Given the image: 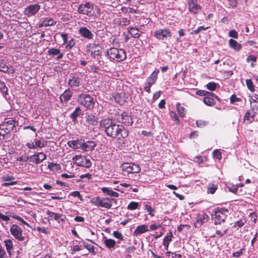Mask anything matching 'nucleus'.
I'll return each mask as SVG.
<instances>
[{
	"label": "nucleus",
	"instance_id": "obj_1",
	"mask_svg": "<svg viewBox=\"0 0 258 258\" xmlns=\"http://www.w3.org/2000/svg\"><path fill=\"white\" fill-rule=\"evenodd\" d=\"M100 127L106 135L113 139H125L128 136V131L124 127L120 124H117L109 118L101 120L99 123Z\"/></svg>",
	"mask_w": 258,
	"mask_h": 258
},
{
	"label": "nucleus",
	"instance_id": "obj_2",
	"mask_svg": "<svg viewBox=\"0 0 258 258\" xmlns=\"http://www.w3.org/2000/svg\"><path fill=\"white\" fill-rule=\"evenodd\" d=\"M229 214V210L224 208L217 207L213 210L212 219L216 225L224 223Z\"/></svg>",
	"mask_w": 258,
	"mask_h": 258
},
{
	"label": "nucleus",
	"instance_id": "obj_3",
	"mask_svg": "<svg viewBox=\"0 0 258 258\" xmlns=\"http://www.w3.org/2000/svg\"><path fill=\"white\" fill-rule=\"evenodd\" d=\"M91 203L97 207L109 209L113 203H116V200L113 198L95 197L91 199Z\"/></svg>",
	"mask_w": 258,
	"mask_h": 258
},
{
	"label": "nucleus",
	"instance_id": "obj_4",
	"mask_svg": "<svg viewBox=\"0 0 258 258\" xmlns=\"http://www.w3.org/2000/svg\"><path fill=\"white\" fill-rule=\"evenodd\" d=\"M107 53L111 60L117 62L123 61L126 58V52L123 49L112 47Z\"/></svg>",
	"mask_w": 258,
	"mask_h": 258
},
{
	"label": "nucleus",
	"instance_id": "obj_5",
	"mask_svg": "<svg viewBox=\"0 0 258 258\" xmlns=\"http://www.w3.org/2000/svg\"><path fill=\"white\" fill-rule=\"evenodd\" d=\"M78 102L88 110L94 108L95 100L90 94L81 93L78 95Z\"/></svg>",
	"mask_w": 258,
	"mask_h": 258
},
{
	"label": "nucleus",
	"instance_id": "obj_6",
	"mask_svg": "<svg viewBox=\"0 0 258 258\" xmlns=\"http://www.w3.org/2000/svg\"><path fill=\"white\" fill-rule=\"evenodd\" d=\"M15 121L10 120L0 124V132L3 135V138L8 139L10 133L15 127Z\"/></svg>",
	"mask_w": 258,
	"mask_h": 258
},
{
	"label": "nucleus",
	"instance_id": "obj_7",
	"mask_svg": "<svg viewBox=\"0 0 258 258\" xmlns=\"http://www.w3.org/2000/svg\"><path fill=\"white\" fill-rule=\"evenodd\" d=\"M94 5L90 2H86L80 5L77 9L79 14L87 15L88 17H92L94 15Z\"/></svg>",
	"mask_w": 258,
	"mask_h": 258
},
{
	"label": "nucleus",
	"instance_id": "obj_8",
	"mask_svg": "<svg viewBox=\"0 0 258 258\" xmlns=\"http://www.w3.org/2000/svg\"><path fill=\"white\" fill-rule=\"evenodd\" d=\"M121 168L122 170L124 172V174L126 173L128 175L138 173L141 170V168L138 164L132 162H125L121 165Z\"/></svg>",
	"mask_w": 258,
	"mask_h": 258
},
{
	"label": "nucleus",
	"instance_id": "obj_9",
	"mask_svg": "<svg viewBox=\"0 0 258 258\" xmlns=\"http://www.w3.org/2000/svg\"><path fill=\"white\" fill-rule=\"evenodd\" d=\"M72 160L74 163L78 166H82L87 168L90 167L92 163L90 159H87L85 156L76 155L73 157Z\"/></svg>",
	"mask_w": 258,
	"mask_h": 258
},
{
	"label": "nucleus",
	"instance_id": "obj_10",
	"mask_svg": "<svg viewBox=\"0 0 258 258\" xmlns=\"http://www.w3.org/2000/svg\"><path fill=\"white\" fill-rule=\"evenodd\" d=\"M172 33L168 29H158L154 32V36L158 40L166 41L171 37Z\"/></svg>",
	"mask_w": 258,
	"mask_h": 258
},
{
	"label": "nucleus",
	"instance_id": "obj_11",
	"mask_svg": "<svg viewBox=\"0 0 258 258\" xmlns=\"http://www.w3.org/2000/svg\"><path fill=\"white\" fill-rule=\"evenodd\" d=\"M11 234L20 241L24 240V237L22 235V230L18 225L13 224L10 228Z\"/></svg>",
	"mask_w": 258,
	"mask_h": 258
},
{
	"label": "nucleus",
	"instance_id": "obj_12",
	"mask_svg": "<svg viewBox=\"0 0 258 258\" xmlns=\"http://www.w3.org/2000/svg\"><path fill=\"white\" fill-rule=\"evenodd\" d=\"M40 9V6L38 4L30 5L26 7L24 11L25 15L30 17L35 15Z\"/></svg>",
	"mask_w": 258,
	"mask_h": 258
},
{
	"label": "nucleus",
	"instance_id": "obj_13",
	"mask_svg": "<svg viewBox=\"0 0 258 258\" xmlns=\"http://www.w3.org/2000/svg\"><path fill=\"white\" fill-rule=\"evenodd\" d=\"M117 120L125 125H131L133 123L132 117L125 112L118 115Z\"/></svg>",
	"mask_w": 258,
	"mask_h": 258
},
{
	"label": "nucleus",
	"instance_id": "obj_14",
	"mask_svg": "<svg viewBox=\"0 0 258 258\" xmlns=\"http://www.w3.org/2000/svg\"><path fill=\"white\" fill-rule=\"evenodd\" d=\"M78 33L81 37L89 40L92 39L94 36V34L85 26L79 28Z\"/></svg>",
	"mask_w": 258,
	"mask_h": 258
},
{
	"label": "nucleus",
	"instance_id": "obj_15",
	"mask_svg": "<svg viewBox=\"0 0 258 258\" xmlns=\"http://www.w3.org/2000/svg\"><path fill=\"white\" fill-rule=\"evenodd\" d=\"M112 97L114 99L115 101L118 104L122 105L126 102V94L124 92L120 93H113Z\"/></svg>",
	"mask_w": 258,
	"mask_h": 258
},
{
	"label": "nucleus",
	"instance_id": "obj_16",
	"mask_svg": "<svg viewBox=\"0 0 258 258\" xmlns=\"http://www.w3.org/2000/svg\"><path fill=\"white\" fill-rule=\"evenodd\" d=\"M189 11L192 13L197 14L201 10V7L198 4L197 0H187Z\"/></svg>",
	"mask_w": 258,
	"mask_h": 258
},
{
	"label": "nucleus",
	"instance_id": "obj_17",
	"mask_svg": "<svg viewBox=\"0 0 258 258\" xmlns=\"http://www.w3.org/2000/svg\"><path fill=\"white\" fill-rule=\"evenodd\" d=\"M85 121L88 125L96 126L98 124L97 117L92 113H86Z\"/></svg>",
	"mask_w": 258,
	"mask_h": 258
},
{
	"label": "nucleus",
	"instance_id": "obj_18",
	"mask_svg": "<svg viewBox=\"0 0 258 258\" xmlns=\"http://www.w3.org/2000/svg\"><path fill=\"white\" fill-rule=\"evenodd\" d=\"M68 145L70 147L75 149H82L84 145V140L81 139L70 140L68 142Z\"/></svg>",
	"mask_w": 258,
	"mask_h": 258
},
{
	"label": "nucleus",
	"instance_id": "obj_19",
	"mask_svg": "<svg viewBox=\"0 0 258 258\" xmlns=\"http://www.w3.org/2000/svg\"><path fill=\"white\" fill-rule=\"evenodd\" d=\"M73 94V93L70 89L66 90L59 97L60 102L62 103H68L71 99Z\"/></svg>",
	"mask_w": 258,
	"mask_h": 258
},
{
	"label": "nucleus",
	"instance_id": "obj_20",
	"mask_svg": "<svg viewBox=\"0 0 258 258\" xmlns=\"http://www.w3.org/2000/svg\"><path fill=\"white\" fill-rule=\"evenodd\" d=\"M46 214L51 219H54L58 223L65 221V216L61 214L56 213L50 211H47Z\"/></svg>",
	"mask_w": 258,
	"mask_h": 258
},
{
	"label": "nucleus",
	"instance_id": "obj_21",
	"mask_svg": "<svg viewBox=\"0 0 258 258\" xmlns=\"http://www.w3.org/2000/svg\"><path fill=\"white\" fill-rule=\"evenodd\" d=\"M209 219V216L205 213L199 214L197 218L195 225L197 227H199L203 224L206 223Z\"/></svg>",
	"mask_w": 258,
	"mask_h": 258
},
{
	"label": "nucleus",
	"instance_id": "obj_22",
	"mask_svg": "<svg viewBox=\"0 0 258 258\" xmlns=\"http://www.w3.org/2000/svg\"><path fill=\"white\" fill-rule=\"evenodd\" d=\"M8 88L7 87L5 83L3 81L0 82V92L3 97L7 100H10V96L8 93Z\"/></svg>",
	"mask_w": 258,
	"mask_h": 258
},
{
	"label": "nucleus",
	"instance_id": "obj_23",
	"mask_svg": "<svg viewBox=\"0 0 258 258\" xmlns=\"http://www.w3.org/2000/svg\"><path fill=\"white\" fill-rule=\"evenodd\" d=\"M83 115L82 109L80 107H77L75 110L70 114V117L72 121L76 123L78 122L77 118L81 115Z\"/></svg>",
	"mask_w": 258,
	"mask_h": 258
},
{
	"label": "nucleus",
	"instance_id": "obj_24",
	"mask_svg": "<svg viewBox=\"0 0 258 258\" xmlns=\"http://www.w3.org/2000/svg\"><path fill=\"white\" fill-rule=\"evenodd\" d=\"M81 79L78 76H72L68 80V85L72 88H76L80 85Z\"/></svg>",
	"mask_w": 258,
	"mask_h": 258
},
{
	"label": "nucleus",
	"instance_id": "obj_25",
	"mask_svg": "<svg viewBox=\"0 0 258 258\" xmlns=\"http://www.w3.org/2000/svg\"><path fill=\"white\" fill-rule=\"evenodd\" d=\"M255 114V113L254 112L252 113L250 112V110H247L243 118L244 121L246 124H250L252 123L254 120Z\"/></svg>",
	"mask_w": 258,
	"mask_h": 258
},
{
	"label": "nucleus",
	"instance_id": "obj_26",
	"mask_svg": "<svg viewBox=\"0 0 258 258\" xmlns=\"http://www.w3.org/2000/svg\"><path fill=\"white\" fill-rule=\"evenodd\" d=\"M213 97L216 98L217 100L219 99L218 97H217L215 94H214V95L207 96L203 99L204 103L210 106L214 105L215 104V101Z\"/></svg>",
	"mask_w": 258,
	"mask_h": 258
},
{
	"label": "nucleus",
	"instance_id": "obj_27",
	"mask_svg": "<svg viewBox=\"0 0 258 258\" xmlns=\"http://www.w3.org/2000/svg\"><path fill=\"white\" fill-rule=\"evenodd\" d=\"M47 54L51 56H57V59H61L63 57V53L61 52L60 50L58 49L55 48H51L48 49Z\"/></svg>",
	"mask_w": 258,
	"mask_h": 258
},
{
	"label": "nucleus",
	"instance_id": "obj_28",
	"mask_svg": "<svg viewBox=\"0 0 258 258\" xmlns=\"http://www.w3.org/2000/svg\"><path fill=\"white\" fill-rule=\"evenodd\" d=\"M96 144L93 141H88L85 143L82 147V150L85 151H91L94 150Z\"/></svg>",
	"mask_w": 258,
	"mask_h": 258
},
{
	"label": "nucleus",
	"instance_id": "obj_29",
	"mask_svg": "<svg viewBox=\"0 0 258 258\" xmlns=\"http://www.w3.org/2000/svg\"><path fill=\"white\" fill-rule=\"evenodd\" d=\"M149 231L148 227L146 225H141L137 226L134 233V235L137 236L142 234Z\"/></svg>",
	"mask_w": 258,
	"mask_h": 258
},
{
	"label": "nucleus",
	"instance_id": "obj_30",
	"mask_svg": "<svg viewBox=\"0 0 258 258\" xmlns=\"http://www.w3.org/2000/svg\"><path fill=\"white\" fill-rule=\"evenodd\" d=\"M4 242L9 257H11L13 249V243L11 239H6L4 240Z\"/></svg>",
	"mask_w": 258,
	"mask_h": 258
},
{
	"label": "nucleus",
	"instance_id": "obj_31",
	"mask_svg": "<svg viewBox=\"0 0 258 258\" xmlns=\"http://www.w3.org/2000/svg\"><path fill=\"white\" fill-rule=\"evenodd\" d=\"M101 190L103 194L109 196L111 197L117 198L119 196V194L112 190L111 188L110 187H102Z\"/></svg>",
	"mask_w": 258,
	"mask_h": 258
},
{
	"label": "nucleus",
	"instance_id": "obj_32",
	"mask_svg": "<svg viewBox=\"0 0 258 258\" xmlns=\"http://www.w3.org/2000/svg\"><path fill=\"white\" fill-rule=\"evenodd\" d=\"M91 48L94 50L91 51V54L92 57L94 58H96V56H100L101 54L100 51L101 50V48L100 46L98 45H96L95 44H93Z\"/></svg>",
	"mask_w": 258,
	"mask_h": 258
},
{
	"label": "nucleus",
	"instance_id": "obj_33",
	"mask_svg": "<svg viewBox=\"0 0 258 258\" xmlns=\"http://www.w3.org/2000/svg\"><path fill=\"white\" fill-rule=\"evenodd\" d=\"M229 45L231 48L236 51H239L242 48L241 45L233 39H230L229 40Z\"/></svg>",
	"mask_w": 258,
	"mask_h": 258
},
{
	"label": "nucleus",
	"instance_id": "obj_34",
	"mask_svg": "<svg viewBox=\"0 0 258 258\" xmlns=\"http://www.w3.org/2000/svg\"><path fill=\"white\" fill-rule=\"evenodd\" d=\"M172 233L171 231H169V233L164 237L163 239V245L165 249H167L169 243L172 240Z\"/></svg>",
	"mask_w": 258,
	"mask_h": 258
},
{
	"label": "nucleus",
	"instance_id": "obj_35",
	"mask_svg": "<svg viewBox=\"0 0 258 258\" xmlns=\"http://www.w3.org/2000/svg\"><path fill=\"white\" fill-rule=\"evenodd\" d=\"M218 189V184L210 183L207 186V194H214Z\"/></svg>",
	"mask_w": 258,
	"mask_h": 258
},
{
	"label": "nucleus",
	"instance_id": "obj_36",
	"mask_svg": "<svg viewBox=\"0 0 258 258\" xmlns=\"http://www.w3.org/2000/svg\"><path fill=\"white\" fill-rule=\"evenodd\" d=\"M159 73V70L154 71L151 74V75L147 79L146 81H147L148 82H150L152 84H154L157 79L158 75Z\"/></svg>",
	"mask_w": 258,
	"mask_h": 258
},
{
	"label": "nucleus",
	"instance_id": "obj_37",
	"mask_svg": "<svg viewBox=\"0 0 258 258\" xmlns=\"http://www.w3.org/2000/svg\"><path fill=\"white\" fill-rule=\"evenodd\" d=\"M127 30L133 37L138 38L140 37L139 30L138 28L133 27H130L127 28Z\"/></svg>",
	"mask_w": 258,
	"mask_h": 258
},
{
	"label": "nucleus",
	"instance_id": "obj_38",
	"mask_svg": "<svg viewBox=\"0 0 258 258\" xmlns=\"http://www.w3.org/2000/svg\"><path fill=\"white\" fill-rule=\"evenodd\" d=\"M55 23V21L53 19L46 18L43 19L42 23L39 25V27L52 26Z\"/></svg>",
	"mask_w": 258,
	"mask_h": 258
},
{
	"label": "nucleus",
	"instance_id": "obj_39",
	"mask_svg": "<svg viewBox=\"0 0 258 258\" xmlns=\"http://www.w3.org/2000/svg\"><path fill=\"white\" fill-rule=\"evenodd\" d=\"M34 143H35V146L36 148H41L46 146L47 142L43 139L40 140L36 138L34 139Z\"/></svg>",
	"mask_w": 258,
	"mask_h": 258
},
{
	"label": "nucleus",
	"instance_id": "obj_40",
	"mask_svg": "<svg viewBox=\"0 0 258 258\" xmlns=\"http://www.w3.org/2000/svg\"><path fill=\"white\" fill-rule=\"evenodd\" d=\"M29 162L36 164H39L41 163L38 153L37 152L33 155L29 156Z\"/></svg>",
	"mask_w": 258,
	"mask_h": 258
},
{
	"label": "nucleus",
	"instance_id": "obj_41",
	"mask_svg": "<svg viewBox=\"0 0 258 258\" xmlns=\"http://www.w3.org/2000/svg\"><path fill=\"white\" fill-rule=\"evenodd\" d=\"M83 245L93 255L96 254V252L95 251L94 246L90 244H89L85 242H82Z\"/></svg>",
	"mask_w": 258,
	"mask_h": 258
},
{
	"label": "nucleus",
	"instance_id": "obj_42",
	"mask_svg": "<svg viewBox=\"0 0 258 258\" xmlns=\"http://www.w3.org/2000/svg\"><path fill=\"white\" fill-rule=\"evenodd\" d=\"M104 244L108 248H114L116 242L112 239H106L104 240Z\"/></svg>",
	"mask_w": 258,
	"mask_h": 258
},
{
	"label": "nucleus",
	"instance_id": "obj_43",
	"mask_svg": "<svg viewBox=\"0 0 258 258\" xmlns=\"http://www.w3.org/2000/svg\"><path fill=\"white\" fill-rule=\"evenodd\" d=\"M228 228L225 226H223L222 230H221L218 229V227H216V233L219 235L220 237L223 236L224 235L226 234L228 231Z\"/></svg>",
	"mask_w": 258,
	"mask_h": 258
},
{
	"label": "nucleus",
	"instance_id": "obj_44",
	"mask_svg": "<svg viewBox=\"0 0 258 258\" xmlns=\"http://www.w3.org/2000/svg\"><path fill=\"white\" fill-rule=\"evenodd\" d=\"M9 67L7 65L5 60H0V71L4 73H8L9 72Z\"/></svg>",
	"mask_w": 258,
	"mask_h": 258
},
{
	"label": "nucleus",
	"instance_id": "obj_45",
	"mask_svg": "<svg viewBox=\"0 0 258 258\" xmlns=\"http://www.w3.org/2000/svg\"><path fill=\"white\" fill-rule=\"evenodd\" d=\"M117 23L119 25L126 26L130 24V20L126 18H121L118 19Z\"/></svg>",
	"mask_w": 258,
	"mask_h": 258
},
{
	"label": "nucleus",
	"instance_id": "obj_46",
	"mask_svg": "<svg viewBox=\"0 0 258 258\" xmlns=\"http://www.w3.org/2000/svg\"><path fill=\"white\" fill-rule=\"evenodd\" d=\"M176 109L179 116L181 117H183L185 116V108L178 103L176 106Z\"/></svg>",
	"mask_w": 258,
	"mask_h": 258
},
{
	"label": "nucleus",
	"instance_id": "obj_47",
	"mask_svg": "<svg viewBox=\"0 0 258 258\" xmlns=\"http://www.w3.org/2000/svg\"><path fill=\"white\" fill-rule=\"evenodd\" d=\"M196 94H197L199 96H204V97H206V96H209V95H214V93H213L212 92H208L207 91H205V90L197 91L196 92Z\"/></svg>",
	"mask_w": 258,
	"mask_h": 258
},
{
	"label": "nucleus",
	"instance_id": "obj_48",
	"mask_svg": "<svg viewBox=\"0 0 258 258\" xmlns=\"http://www.w3.org/2000/svg\"><path fill=\"white\" fill-rule=\"evenodd\" d=\"M48 168L52 171L57 170L60 169V165L57 163H49Z\"/></svg>",
	"mask_w": 258,
	"mask_h": 258
},
{
	"label": "nucleus",
	"instance_id": "obj_49",
	"mask_svg": "<svg viewBox=\"0 0 258 258\" xmlns=\"http://www.w3.org/2000/svg\"><path fill=\"white\" fill-rule=\"evenodd\" d=\"M217 84L215 82H211L207 84L206 87L208 90L213 91L216 90Z\"/></svg>",
	"mask_w": 258,
	"mask_h": 258
},
{
	"label": "nucleus",
	"instance_id": "obj_50",
	"mask_svg": "<svg viewBox=\"0 0 258 258\" xmlns=\"http://www.w3.org/2000/svg\"><path fill=\"white\" fill-rule=\"evenodd\" d=\"M245 222H246V220L245 219H241L235 223L233 227H235V228L236 227H237V229L238 230V228L241 227L243 225H244V224H245Z\"/></svg>",
	"mask_w": 258,
	"mask_h": 258
},
{
	"label": "nucleus",
	"instance_id": "obj_51",
	"mask_svg": "<svg viewBox=\"0 0 258 258\" xmlns=\"http://www.w3.org/2000/svg\"><path fill=\"white\" fill-rule=\"evenodd\" d=\"M246 84L248 89L251 91H254V87L253 82L251 79H247L246 80Z\"/></svg>",
	"mask_w": 258,
	"mask_h": 258
},
{
	"label": "nucleus",
	"instance_id": "obj_52",
	"mask_svg": "<svg viewBox=\"0 0 258 258\" xmlns=\"http://www.w3.org/2000/svg\"><path fill=\"white\" fill-rule=\"evenodd\" d=\"M251 108L255 113H258V101L252 102L250 100Z\"/></svg>",
	"mask_w": 258,
	"mask_h": 258
},
{
	"label": "nucleus",
	"instance_id": "obj_53",
	"mask_svg": "<svg viewBox=\"0 0 258 258\" xmlns=\"http://www.w3.org/2000/svg\"><path fill=\"white\" fill-rule=\"evenodd\" d=\"M145 210H146L148 211V214L150 215H151L152 216H154V213L155 212V209H153L151 206L146 205L145 206Z\"/></svg>",
	"mask_w": 258,
	"mask_h": 258
},
{
	"label": "nucleus",
	"instance_id": "obj_54",
	"mask_svg": "<svg viewBox=\"0 0 258 258\" xmlns=\"http://www.w3.org/2000/svg\"><path fill=\"white\" fill-rule=\"evenodd\" d=\"M70 196L74 197H77L80 201L83 200L82 196L80 194V192L78 191H72L70 194Z\"/></svg>",
	"mask_w": 258,
	"mask_h": 258
},
{
	"label": "nucleus",
	"instance_id": "obj_55",
	"mask_svg": "<svg viewBox=\"0 0 258 258\" xmlns=\"http://www.w3.org/2000/svg\"><path fill=\"white\" fill-rule=\"evenodd\" d=\"M138 206V204L135 202H131L127 206V209L130 210H134L137 209Z\"/></svg>",
	"mask_w": 258,
	"mask_h": 258
},
{
	"label": "nucleus",
	"instance_id": "obj_56",
	"mask_svg": "<svg viewBox=\"0 0 258 258\" xmlns=\"http://www.w3.org/2000/svg\"><path fill=\"white\" fill-rule=\"evenodd\" d=\"M256 60V57L252 55L248 56L246 58V61L248 63L252 62L251 63V66L253 67L254 64H253V62H255Z\"/></svg>",
	"mask_w": 258,
	"mask_h": 258
},
{
	"label": "nucleus",
	"instance_id": "obj_57",
	"mask_svg": "<svg viewBox=\"0 0 258 258\" xmlns=\"http://www.w3.org/2000/svg\"><path fill=\"white\" fill-rule=\"evenodd\" d=\"M196 124L199 127H204L208 124V122L205 120H199L197 121Z\"/></svg>",
	"mask_w": 258,
	"mask_h": 258
},
{
	"label": "nucleus",
	"instance_id": "obj_58",
	"mask_svg": "<svg viewBox=\"0 0 258 258\" xmlns=\"http://www.w3.org/2000/svg\"><path fill=\"white\" fill-rule=\"evenodd\" d=\"M194 159V161L198 163L199 164L203 163L206 160V158L203 156H196Z\"/></svg>",
	"mask_w": 258,
	"mask_h": 258
},
{
	"label": "nucleus",
	"instance_id": "obj_59",
	"mask_svg": "<svg viewBox=\"0 0 258 258\" xmlns=\"http://www.w3.org/2000/svg\"><path fill=\"white\" fill-rule=\"evenodd\" d=\"M209 28V27H205L204 26L199 27L197 29L194 30L191 34H198L202 30H206Z\"/></svg>",
	"mask_w": 258,
	"mask_h": 258
},
{
	"label": "nucleus",
	"instance_id": "obj_60",
	"mask_svg": "<svg viewBox=\"0 0 258 258\" xmlns=\"http://www.w3.org/2000/svg\"><path fill=\"white\" fill-rule=\"evenodd\" d=\"M75 44V40L74 38H72L71 40H70L66 45V48L71 49L73 48V47Z\"/></svg>",
	"mask_w": 258,
	"mask_h": 258
},
{
	"label": "nucleus",
	"instance_id": "obj_61",
	"mask_svg": "<svg viewBox=\"0 0 258 258\" xmlns=\"http://www.w3.org/2000/svg\"><path fill=\"white\" fill-rule=\"evenodd\" d=\"M153 85V84H151V83L146 81L144 88L145 90L148 93H150L151 92L150 88Z\"/></svg>",
	"mask_w": 258,
	"mask_h": 258
},
{
	"label": "nucleus",
	"instance_id": "obj_62",
	"mask_svg": "<svg viewBox=\"0 0 258 258\" xmlns=\"http://www.w3.org/2000/svg\"><path fill=\"white\" fill-rule=\"evenodd\" d=\"M229 36L237 39L238 38V34L235 30H232L229 32Z\"/></svg>",
	"mask_w": 258,
	"mask_h": 258
},
{
	"label": "nucleus",
	"instance_id": "obj_63",
	"mask_svg": "<svg viewBox=\"0 0 258 258\" xmlns=\"http://www.w3.org/2000/svg\"><path fill=\"white\" fill-rule=\"evenodd\" d=\"M213 156L218 159L222 158L221 153L218 150H215L213 152Z\"/></svg>",
	"mask_w": 258,
	"mask_h": 258
},
{
	"label": "nucleus",
	"instance_id": "obj_64",
	"mask_svg": "<svg viewBox=\"0 0 258 258\" xmlns=\"http://www.w3.org/2000/svg\"><path fill=\"white\" fill-rule=\"evenodd\" d=\"M230 99L231 104H233L235 102L240 101L241 100L240 98L237 97L234 94L231 95Z\"/></svg>",
	"mask_w": 258,
	"mask_h": 258
}]
</instances>
